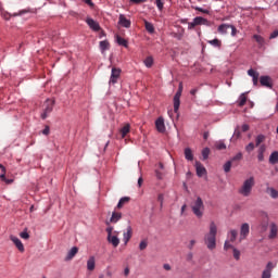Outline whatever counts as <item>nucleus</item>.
Listing matches in <instances>:
<instances>
[{"mask_svg":"<svg viewBox=\"0 0 278 278\" xmlns=\"http://www.w3.org/2000/svg\"><path fill=\"white\" fill-rule=\"evenodd\" d=\"M216 236H218V226H216V223L211 222L208 232L204 235V244L208 251L216 249Z\"/></svg>","mask_w":278,"mask_h":278,"instance_id":"obj_1","label":"nucleus"},{"mask_svg":"<svg viewBox=\"0 0 278 278\" xmlns=\"http://www.w3.org/2000/svg\"><path fill=\"white\" fill-rule=\"evenodd\" d=\"M255 187V177L251 176L250 178L245 179L241 187L238 189V192L241 197H251L253 192V188Z\"/></svg>","mask_w":278,"mask_h":278,"instance_id":"obj_2","label":"nucleus"},{"mask_svg":"<svg viewBox=\"0 0 278 278\" xmlns=\"http://www.w3.org/2000/svg\"><path fill=\"white\" fill-rule=\"evenodd\" d=\"M191 210L197 218H203V213L205 212V204H203V199H201V197H198L191 203Z\"/></svg>","mask_w":278,"mask_h":278,"instance_id":"obj_3","label":"nucleus"},{"mask_svg":"<svg viewBox=\"0 0 278 278\" xmlns=\"http://www.w3.org/2000/svg\"><path fill=\"white\" fill-rule=\"evenodd\" d=\"M181 92H184V84L179 83L178 90L174 96V112L175 114H179V105H181Z\"/></svg>","mask_w":278,"mask_h":278,"instance_id":"obj_4","label":"nucleus"},{"mask_svg":"<svg viewBox=\"0 0 278 278\" xmlns=\"http://www.w3.org/2000/svg\"><path fill=\"white\" fill-rule=\"evenodd\" d=\"M53 105H55V100H46L43 103V113L41 114L42 121H45V118H47V116L53 112Z\"/></svg>","mask_w":278,"mask_h":278,"instance_id":"obj_5","label":"nucleus"},{"mask_svg":"<svg viewBox=\"0 0 278 278\" xmlns=\"http://www.w3.org/2000/svg\"><path fill=\"white\" fill-rule=\"evenodd\" d=\"M10 240L13 242V244L16 247L20 253H25V245H23L21 239L14 236H10Z\"/></svg>","mask_w":278,"mask_h":278,"instance_id":"obj_6","label":"nucleus"},{"mask_svg":"<svg viewBox=\"0 0 278 278\" xmlns=\"http://www.w3.org/2000/svg\"><path fill=\"white\" fill-rule=\"evenodd\" d=\"M86 23L90 27V29H92V31H100L101 30V26L92 17H87Z\"/></svg>","mask_w":278,"mask_h":278,"instance_id":"obj_7","label":"nucleus"},{"mask_svg":"<svg viewBox=\"0 0 278 278\" xmlns=\"http://www.w3.org/2000/svg\"><path fill=\"white\" fill-rule=\"evenodd\" d=\"M277 233H278L277 224L270 223L269 224V235H268L269 240H275V238H277Z\"/></svg>","mask_w":278,"mask_h":278,"instance_id":"obj_8","label":"nucleus"},{"mask_svg":"<svg viewBox=\"0 0 278 278\" xmlns=\"http://www.w3.org/2000/svg\"><path fill=\"white\" fill-rule=\"evenodd\" d=\"M121 77V68L113 67L111 72L110 84H116Z\"/></svg>","mask_w":278,"mask_h":278,"instance_id":"obj_9","label":"nucleus"},{"mask_svg":"<svg viewBox=\"0 0 278 278\" xmlns=\"http://www.w3.org/2000/svg\"><path fill=\"white\" fill-rule=\"evenodd\" d=\"M275 264L273 262L267 263L265 270L262 274V278H270L273 273V268H275Z\"/></svg>","mask_w":278,"mask_h":278,"instance_id":"obj_10","label":"nucleus"},{"mask_svg":"<svg viewBox=\"0 0 278 278\" xmlns=\"http://www.w3.org/2000/svg\"><path fill=\"white\" fill-rule=\"evenodd\" d=\"M195 170L198 177H203V175L207 174V169H205V166H203V164H201L199 161L195 162Z\"/></svg>","mask_w":278,"mask_h":278,"instance_id":"obj_11","label":"nucleus"},{"mask_svg":"<svg viewBox=\"0 0 278 278\" xmlns=\"http://www.w3.org/2000/svg\"><path fill=\"white\" fill-rule=\"evenodd\" d=\"M155 127H156V130H157L160 134H164V131H166V126L164 125V118H163V117H159V118L155 121Z\"/></svg>","mask_w":278,"mask_h":278,"instance_id":"obj_12","label":"nucleus"},{"mask_svg":"<svg viewBox=\"0 0 278 278\" xmlns=\"http://www.w3.org/2000/svg\"><path fill=\"white\" fill-rule=\"evenodd\" d=\"M250 231V226L249 224H242L241 229H240V241L244 240L247 236H249Z\"/></svg>","mask_w":278,"mask_h":278,"instance_id":"obj_13","label":"nucleus"},{"mask_svg":"<svg viewBox=\"0 0 278 278\" xmlns=\"http://www.w3.org/2000/svg\"><path fill=\"white\" fill-rule=\"evenodd\" d=\"M261 86H265V88H273V80L270 76H261L260 78Z\"/></svg>","mask_w":278,"mask_h":278,"instance_id":"obj_14","label":"nucleus"},{"mask_svg":"<svg viewBox=\"0 0 278 278\" xmlns=\"http://www.w3.org/2000/svg\"><path fill=\"white\" fill-rule=\"evenodd\" d=\"M195 24L198 25H205L206 27H212V22H210L207 18L197 16L194 17Z\"/></svg>","mask_w":278,"mask_h":278,"instance_id":"obj_15","label":"nucleus"},{"mask_svg":"<svg viewBox=\"0 0 278 278\" xmlns=\"http://www.w3.org/2000/svg\"><path fill=\"white\" fill-rule=\"evenodd\" d=\"M108 242H110V244H112L116 249V247L121 244V239H118V236L116 235H111L108 236Z\"/></svg>","mask_w":278,"mask_h":278,"instance_id":"obj_16","label":"nucleus"},{"mask_svg":"<svg viewBox=\"0 0 278 278\" xmlns=\"http://www.w3.org/2000/svg\"><path fill=\"white\" fill-rule=\"evenodd\" d=\"M77 253H79V249H78L77 247H73V248L68 251V253H67V255H66V257H65V261H66V262H71V260H73V257H75V255H77Z\"/></svg>","mask_w":278,"mask_h":278,"instance_id":"obj_17","label":"nucleus"},{"mask_svg":"<svg viewBox=\"0 0 278 278\" xmlns=\"http://www.w3.org/2000/svg\"><path fill=\"white\" fill-rule=\"evenodd\" d=\"M124 242L127 244L129 240H131V236H134V230L131 229V226H128L126 229V232H124Z\"/></svg>","mask_w":278,"mask_h":278,"instance_id":"obj_18","label":"nucleus"},{"mask_svg":"<svg viewBox=\"0 0 278 278\" xmlns=\"http://www.w3.org/2000/svg\"><path fill=\"white\" fill-rule=\"evenodd\" d=\"M118 23L122 25V27H126L127 29L128 27H131V21L127 20V17H125L123 14L119 15Z\"/></svg>","mask_w":278,"mask_h":278,"instance_id":"obj_19","label":"nucleus"},{"mask_svg":"<svg viewBox=\"0 0 278 278\" xmlns=\"http://www.w3.org/2000/svg\"><path fill=\"white\" fill-rule=\"evenodd\" d=\"M253 38L257 42L258 49H264L266 45V39H264V37H262L261 35H254Z\"/></svg>","mask_w":278,"mask_h":278,"instance_id":"obj_20","label":"nucleus"},{"mask_svg":"<svg viewBox=\"0 0 278 278\" xmlns=\"http://www.w3.org/2000/svg\"><path fill=\"white\" fill-rule=\"evenodd\" d=\"M264 153H266V146L261 144L257 150L258 162H264Z\"/></svg>","mask_w":278,"mask_h":278,"instance_id":"obj_21","label":"nucleus"},{"mask_svg":"<svg viewBox=\"0 0 278 278\" xmlns=\"http://www.w3.org/2000/svg\"><path fill=\"white\" fill-rule=\"evenodd\" d=\"M96 260L94 256H90L87 261V270H89L90 273H92V270H94L96 268Z\"/></svg>","mask_w":278,"mask_h":278,"instance_id":"obj_22","label":"nucleus"},{"mask_svg":"<svg viewBox=\"0 0 278 278\" xmlns=\"http://www.w3.org/2000/svg\"><path fill=\"white\" fill-rule=\"evenodd\" d=\"M123 218V214L118 212H113L110 218V223H118Z\"/></svg>","mask_w":278,"mask_h":278,"instance_id":"obj_23","label":"nucleus"},{"mask_svg":"<svg viewBox=\"0 0 278 278\" xmlns=\"http://www.w3.org/2000/svg\"><path fill=\"white\" fill-rule=\"evenodd\" d=\"M129 201H131V198H129V197L121 198L117 203V210L123 208L126 203H129Z\"/></svg>","mask_w":278,"mask_h":278,"instance_id":"obj_24","label":"nucleus"},{"mask_svg":"<svg viewBox=\"0 0 278 278\" xmlns=\"http://www.w3.org/2000/svg\"><path fill=\"white\" fill-rule=\"evenodd\" d=\"M185 157L188 162H192V160H194V154H192V150L190 148L185 149Z\"/></svg>","mask_w":278,"mask_h":278,"instance_id":"obj_25","label":"nucleus"},{"mask_svg":"<svg viewBox=\"0 0 278 278\" xmlns=\"http://www.w3.org/2000/svg\"><path fill=\"white\" fill-rule=\"evenodd\" d=\"M269 164H278V151H274L270 155H269Z\"/></svg>","mask_w":278,"mask_h":278,"instance_id":"obj_26","label":"nucleus"},{"mask_svg":"<svg viewBox=\"0 0 278 278\" xmlns=\"http://www.w3.org/2000/svg\"><path fill=\"white\" fill-rule=\"evenodd\" d=\"M229 27H231V24H222L218 26L217 31L219 34H227V29H229Z\"/></svg>","mask_w":278,"mask_h":278,"instance_id":"obj_27","label":"nucleus"},{"mask_svg":"<svg viewBox=\"0 0 278 278\" xmlns=\"http://www.w3.org/2000/svg\"><path fill=\"white\" fill-rule=\"evenodd\" d=\"M100 49L102 53H105V51L110 49V41L108 40L100 41Z\"/></svg>","mask_w":278,"mask_h":278,"instance_id":"obj_28","label":"nucleus"},{"mask_svg":"<svg viewBox=\"0 0 278 278\" xmlns=\"http://www.w3.org/2000/svg\"><path fill=\"white\" fill-rule=\"evenodd\" d=\"M131 130V126L129 124H125L124 127L121 129L122 138H125L127 134Z\"/></svg>","mask_w":278,"mask_h":278,"instance_id":"obj_29","label":"nucleus"},{"mask_svg":"<svg viewBox=\"0 0 278 278\" xmlns=\"http://www.w3.org/2000/svg\"><path fill=\"white\" fill-rule=\"evenodd\" d=\"M267 193L269 194V197H271V199H278L277 189L269 187V188H267Z\"/></svg>","mask_w":278,"mask_h":278,"instance_id":"obj_30","label":"nucleus"},{"mask_svg":"<svg viewBox=\"0 0 278 278\" xmlns=\"http://www.w3.org/2000/svg\"><path fill=\"white\" fill-rule=\"evenodd\" d=\"M144 27L149 34L155 33V27L148 21H144Z\"/></svg>","mask_w":278,"mask_h":278,"instance_id":"obj_31","label":"nucleus"},{"mask_svg":"<svg viewBox=\"0 0 278 278\" xmlns=\"http://www.w3.org/2000/svg\"><path fill=\"white\" fill-rule=\"evenodd\" d=\"M207 42H208V45H212V47H217V49H220V47L223 45L220 39H213V40H208Z\"/></svg>","mask_w":278,"mask_h":278,"instance_id":"obj_32","label":"nucleus"},{"mask_svg":"<svg viewBox=\"0 0 278 278\" xmlns=\"http://www.w3.org/2000/svg\"><path fill=\"white\" fill-rule=\"evenodd\" d=\"M215 149H217V151H225V149H227V146L223 141H217L215 143Z\"/></svg>","mask_w":278,"mask_h":278,"instance_id":"obj_33","label":"nucleus"},{"mask_svg":"<svg viewBox=\"0 0 278 278\" xmlns=\"http://www.w3.org/2000/svg\"><path fill=\"white\" fill-rule=\"evenodd\" d=\"M117 43L121 46V47H128V42L125 38L121 37V36H117Z\"/></svg>","mask_w":278,"mask_h":278,"instance_id":"obj_34","label":"nucleus"},{"mask_svg":"<svg viewBox=\"0 0 278 278\" xmlns=\"http://www.w3.org/2000/svg\"><path fill=\"white\" fill-rule=\"evenodd\" d=\"M229 238L230 242H236V239L238 238V230H230Z\"/></svg>","mask_w":278,"mask_h":278,"instance_id":"obj_35","label":"nucleus"},{"mask_svg":"<svg viewBox=\"0 0 278 278\" xmlns=\"http://www.w3.org/2000/svg\"><path fill=\"white\" fill-rule=\"evenodd\" d=\"M264 140H266V136L264 135H258L255 139L256 142V147H260V144H262V142H264Z\"/></svg>","mask_w":278,"mask_h":278,"instance_id":"obj_36","label":"nucleus"},{"mask_svg":"<svg viewBox=\"0 0 278 278\" xmlns=\"http://www.w3.org/2000/svg\"><path fill=\"white\" fill-rule=\"evenodd\" d=\"M144 64H146L147 68H151V66H153V56H148L144 60Z\"/></svg>","mask_w":278,"mask_h":278,"instance_id":"obj_37","label":"nucleus"},{"mask_svg":"<svg viewBox=\"0 0 278 278\" xmlns=\"http://www.w3.org/2000/svg\"><path fill=\"white\" fill-rule=\"evenodd\" d=\"M247 104V96L242 94L239 98V108H243Z\"/></svg>","mask_w":278,"mask_h":278,"instance_id":"obj_38","label":"nucleus"},{"mask_svg":"<svg viewBox=\"0 0 278 278\" xmlns=\"http://www.w3.org/2000/svg\"><path fill=\"white\" fill-rule=\"evenodd\" d=\"M255 150V143L254 142H250L247 147H245V151L247 153H251Z\"/></svg>","mask_w":278,"mask_h":278,"instance_id":"obj_39","label":"nucleus"},{"mask_svg":"<svg viewBox=\"0 0 278 278\" xmlns=\"http://www.w3.org/2000/svg\"><path fill=\"white\" fill-rule=\"evenodd\" d=\"M248 75H249L250 77H252V79L255 78V77H260V73H257V72L254 71L253 68H251V70L248 71Z\"/></svg>","mask_w":278,"mask_h":278,"instance_id":"obj_40","label":"nucleus"},{"mask_svg":"<svg viewBox=\"0 0 278 278\" xmlns=\"http://www.w3.org/2000/svg\"><path fill=\"white\" fill-rule=\"evenodd\" d=\"M202 156H203V160H207V157H210V148H204L202 150Z\"/></svg>","mask_w":278,"mask_h":278,"instance_id":"obj_41","label":"nucleus"},{"mask_svg":"<svg viewBox=\"0 0 278 278\" xmlns=\"http://www.w3.org/2000/svg\"><path fill=\"white\" fill-rule=\"evenodd\" d=\"M147 247H149V242L147 240H142L140 243H139V249L140 251H144V249H147Z\"/></svg>","mask_w":278,"mask_h":278,"instance_id":"obj_42","label":"nucleus"},{"mask_svg":"<svg viewBox=\"0 0 278 278\" xmlns=\"http://www.w3.org/2000/svg\"><path fill=\"white\" fill-rule=\"evenodd\" d=\"M231 162L232 161H228L225 163V165H224L225 173H229L231 170Z\"/></svg>","mask_w":278,"mask_h":278,"instance_id":"obj_43","label":"nucleus"},{"mask_svg":"<svg viewBox=\"0 0 278 278\" xmlns=\"http://www.w3.org/2000/svg\"><path fill=\"white\" fill-rule=\"evenodd\" d=\"M242 160V152L237 153L230 162H240Z\"/></svg>","mask_w":278,"mask_h":278,"instance_id":"obj_44","label":"nucleus"},{"mask_svg":"<svg viewBox=\"0 0 278 278\" xmlns=\"http://www.w3.org/2000/svg\"><path fill=\"white\" fill-rule=\"evenodd\" d=\"M0 179H1L2 181H5V184H12V181H14V180H12V179L5 178V173H3V172H2V174L0 175Z\"/></svg>","mask_w":278,"mask_h":278,"instance_id":"obj_45","label":"nucleus"},{"mask_svg":"<svg viewBox=\"0 0 278 278\" xmlns=\"http://www.w3.org/2000/svg\"><path fill=\"white\" fill-rule=\"evenodd\" d=\"M229 249H232V251H233V245L231 243H229V241H225L224 251H229Z\"/></svg>","mask_w":278,"mask_h":278,"instance_id":"obj_46","label":"nucleus"},{"mask_svg":"<svg viewBox=\"0 0 278 278\" xmlns=\"http://www.w3.org/2000/svg\"><path fill=\"white\" fill-rule=\"evenodd\" d=\"M157 9L162 12L164 10V2L162 0H155Z\"/></svg>","mask_w":278,"mask_h":278,"instance_id":"obj_47","label":"nucleus"},{"mask_svg":"<svg viewBox=\"0 0 278 278\" xmlns=\"http://www.w3.org/2000/svg\"><path fill=\"white\" fill-rule=\"evenodd\" d=\"M232 253H233L235 260L237 261L240 260V252L238 249L233 248Z\"/></svg>","mask_w":278,"mask_h":278,"instance_id":"obj_48","label":"nucleus"},{"mask_svg":"<svg viewBox=\"0 0 278 278\" xmlns=\"http://www.w3.org/2000/svg\"><path fill=\"white\" fill-rule=\"evenodd\" d=\"M20 238H23V240H29V232L27 231L21 232Z\"/></svg>","mask_w":278,"mask_h":278,"instance_id":"obj_49","label":"nucleus"},{"mask_svg":"<svg viewBox=\"0 0 278 278\" xmlns=\"http://www.w3.org/2000/svg\"><path fill=\"white\" fill-rule=\"evenodd\" d=\"M157 201L161 207H164V195L162 193L157 195Z\"/></svg>","mask_w":278,"mask_h":278,"instance_id":"obj_50","label":"nucleus"},{"mask_svg":"<svg viewBox=\"0 0 278 278\" xmlns=\"http://www.w3.org/2000/svg\"><path fill=\"white\" fill-rule=\"evenodd\" d=\"M195 10H197L198 12H202V14H210V10H205V9H203V8H201V7H197Z\"/></svg>","mask_w":278,"mask_h":278,"instance_id":"obj_51","label":"nucleus"},{"mask_svg":"<svg viewBox=\"0 0 278 278\" xmlns=\"http://www.w3.org/2000/svg\"><path fill=\"white\" fill-rule=\"evenodd\" d=\"M197 26H198L197 21L193 18V22L188 24V29H194V27Z\"/></svg>","mask_w":278,"mask_h":278,"instance_id":"obj_52","label":"nucleus"},{"mask_svg":"<svg viewBox=\"0 0 278 278\" xmlns=\"http://www.w3.org/2000/svg\"><path fill=\"white\" fill-rule=\"evenodd\" d=\"M43 136H49L51 134V128L49 126H46L45 129L42 130Z\"/></svg>","mask_w":278,"mask_h":278,"instance_id":"obj_53","label":"nucleus"},{"mask_svg":"<svg viewBox=\"0 0 278 278\" xmlns=\"http://www.w3.org/2000/svg\"><path fill=\"white\" fill-rule=\"evenodd\" d=\"M229 29H231V36H236L238 34V29L236 28V26L230 25Z\"/></svg>","mask_w":278,"mask_h":278,"instance_id":"obj_54","label":"nucleus"},{"mask_svg":"<svg viewBox=\"0 0 278 278\" xmlns=\"http://www.w3.org/2000/svg\"><path fill=\"white\" fill-rule=\"evenodd\" d=\"M277 37H278V30H274V31L270 34L269 39L273 40V39H275V38H277Z\"/></svg>","mask_w":278,"mask_h":278,"instance_id":"obj_55","label":"nucleus"},{"mask_svg":"<svg viewBox=\"0 0 278 278\" xmlns=\"http://www.w3.org/2000/svg\"><path fill=\"white\" fill-rule=\"evenodd\" d=\"M195 244H197V240H194V239L191 240V241L189 242L188 249L192 250Z\"/></svg>","mask_w":278,"mask_h":278,"instance_id":"obj_56","label":"nucleus"},{"mask_svg":"<svg viewBox=\"0 0 278 278\" xmlns=\"http://www.w3.org/2000/svg\"><path fill=\"white\" fill-rule=\"evenodd\" d=\"M83 1H84V3L89 5L90 8H94V3L92 2V0H83Z\"/></svg>","mask_w":278,"mask_h":278,"instance_id":"obj_57","label":"nucleus"},{"mask_svg":"<svg viewBox=\"0 0 278 278\" xmlns=\"http://www.w3.org/2000/svg\"><path fill=\"white\" fill-rule=\"evenodd\" d=\"M155 175H156V178H159V179H163V177H164V174H162V172H160V170H155Z\"/></svg>","mask_w":278,"mask_h":278,"instance_id":"obj_58","label":"nucleus"},{"mask_svg":"<svg viewBox=\"0 0 278 278\" xmlns=\"http://www.w3.org/2000/svg\"><path fill=\"white\" fill-rule=\"evenodd\" d=\"M112 231H114V227L109 226V227L106 228V233H108V236H112Z\"/></svg>","mask_w":278,"mask_h":278,"instance_id":"obj_59","label":"nucleus"},{"mask_svg":"<svg viewBox=\"0 0 278 278\" xmlns=\"http://www.w3.org/2000/svg\"><path fill=\"white\" fill-rule=\"evenodd\" d=\"M2 16H3V18H4L5 21H10V16H12V15H10V13L2 12Z\"/></svg>","mask_w":278,"mask_h":278,"instance_id":"obj_60","label":"nucleus"},{"mask_svg":"<svg viewBox=\"0 0 278 278\" xmlns=\"http://www.w3.org/2000/svg\"><path fill=\"white\" fill-rule=\"evenodd\" d=\"M250 127L248 124H243L242 127H241V131H249Z\"/></svg>","mask_w":278,"mask_h":278,"instance_id":"obj_61","label":"nucleus"},{"mask_svg":"<svg viewBox=\"0 0 278 278\" xmlns=\"http://www.w3.org/2000/svg\"><path fill=\"white\" fill-rule=\"evenodd\" d=\"M252 81H253L254 86H257V84L260 81V76H255L254 78H252Z\"/></svg>","mask_w":278,"mask_h":278,"instance_id":"obj_62","label":"nucleus"},{"mask_svg":"<svg viewBox=\"0 0 278 278\" xmlns=\"http://www.w3.org/2000/svg\"><path fill=\"white\" fill-rule=\"evenodd\" d=\"M147 0H130V3H137V4H140V3H144Z\"/></svg>","mask_w":278,"mask_h":278,"instance_id":"obj_63","label":"nucleus"},{"mask_svg":"<svg viewBox=\"0 0 278 278\" xmlns=\"http://www.w3.org/2000/svg\"><path fill=\"white\" fill-rule=\"evenodd\" d=\"M163 268H164L165 270H170V265L164 264V265H163Z\"/></svg>","mask_w":278,"mask_h":278,"instance_id":"obj_64","label":"nucleus"}]
</instances>
